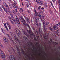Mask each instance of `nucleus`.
<instances>
[{
    "label": "nucleus",
    "mask_w": 60,
    "mask_h": 60,
    "mask_svg": "<svg viewBox=\"0 0 60 60\" xmlns=\"http://www.w3.org/2000/svg\"><path fill=\"white\" fill-rule=\"evenodd\" d=\"M3 4H4V6L7 9V8H8V9H9V6L6 3L3 2Z\"/></svg>",
    "instance_id": "ddd939ff"
},
{
    "label": "nucleus",
    "mask_w": 60,
    "mask_h": 60,
    "mask_svg": "<svg viewBox=\"0 0 60 60\" xmlns=\"http://www.w3.org/2000/svg\"><path fill=\"white\" fill-rule=\"evenodd\" d=\"M3 40L4 41V43H8V39L6 38H3Z\"/></svg>",
    "instance_id": "39448f33"
},
{
    "label": "nucleus",
    "mask_w": 60,
    "mask_h": 60,
    "mask_svg": "<svg viewBox=\"0 0 60 60\" xmlns=\"http://www.w3.org/2000/svg\"><path fill=\"white\" fill-rule=\"evenodd\" d=\"M4 26L5 27H7V26H6V23H4Z\"/></svg>",
    "instance_id": "72a5a7b5"
},
{
    "label": "nucleus",
    "mask_w": 60,
    "mask_h": 60,
    "mask_svg": "<svg viewBox=\"0 0 60 60\" xmlns=\"http://www.w3.org/2000/svg\"><path fill=\"white\" fill-rule=\"evenodd\" d=\"M11 41H12V42H13V41L12 40V38H11V37H9L8 38Z\"/></svg>",
    "instance_id": "412c9836"
},
{
    "label": "nucleus",
    "mask_w": 60,
    "mask_h": 60,
    "mask_svg": "<svg viewBox=\"0 0 60 60\" xmlns=\"http://www.w3.org/2000/svg\"><path fill=\"white\" fill-rule=\"evenodd\" d=\"M27 44L28 45H27V48H28V49H30V45H31L32 46H33V43L32 42H30L27 43Z\"/></svg>",
    "instance_id": "423d86ee"
},
{
    "label": "nucleus",
    "mask_w": 60,
    "mask_h": 60,
    "mask_svg": "<svg viewBox=\"0 0 60 60\" xmlns=\"http://www.w3.org/2000/svg\"><path fill=\"white\" fill-rule=\"evenodd\" d=\"M49 30H51V31H53V29L51 27H49Z\"/></svg>",
    "instance_id": "b1692460"
},
{
    "label": "nucleus",
    "mask_w": 60,
    "mask_h": 60,
    "mask_svg": "<svg viewBox=\"0 0 60 60\" xmlns=\"http://www.w3.org/2000/svg\"><path fill=\"white\" fill-rule=\"evenodd\" d=\"M2 2V0H0V3H1Z\"/></svg>",
    "instance_id": "69168bd1"
},
{
    "label": "nucleus",
    "mask_w": 60,
    "mask_h": 60,
    "mask_svg": "<svg viewBox=\"0 0 60 60\" xmlns=\"http://www.w3.org/2000/svg\"><path fill=\"white\" fill-rule=\"evenodd\" d=\"M0 56L2 57L3 60H4L5 59V56L3 52L2 51L1 49H0Z\"/></svg>",
    "instance_id": "7ed1b4c3"
},
{
    "label": "nucleus",
    "mask_w": 60,
    "mask_h": 60,
    "mask_svg": "<svg viewBox=\"0 0 60 60\" xmlns=\"http://www.w3.org/2000/svg\"><path fill=\"white\" fill-rule=\"evenodd\" d=\"M41 6H39V7L38 8L39 10H40V9H41Z\"/></svg>",
    "instance_id": "49530a36"
},
{
    "label": "nucleus",
    "mask_w": 60,
    "mask_h": 60,
    "mask_svg": "<svg viewBox=\"0 0 60 60\" xmlns=\"http://www.w3.org/2000/svg\"><path fill=\"white\" fill-rule=\"evenodd\" d=\"M12 6H10V8H11V9H12V7H11Z\"/></svg>",
    "instance_id": "774afa93"
},
{
    "label": "nucleus",
    "mask_w": 60,
    "mask_h": 60,
    "mask_svg": "<svg viewBox=\"0 0 60 60\" xmlns=\"http://www.w3.org/2000/svg\"><path fill=\"white\" fill-rule=\"evenodd\" d=\"M18 34H20V32H18Z\"/></svg>",
    "instance_id": "0e129e2a"
},
{
    "label": "nucleus",
    "mask_w": 60,
    "mask_h": 60,
    "mask_svg": "<svg viewBox=\"0 0 60 60\" xmlns=\"http://www.w3.org/2000/svg\"><path fill=\"white\" fill-rule=\"evenodd\" d=\"M26 21L27 23H30V22H29V19L28 18H26Z\"/></svg>",
    "instance_id": "6ab92c4d"
},
{
    "label": "nucleus",
    "mask_w": 60,
    "mask_h": 60,
    "mask_svg": "<svg viewBox=\"0 0 60 60\" xmlns=\"http://www.w3.org/2000/svg\"><path fill=\"white\" fill-rule=\"evenodd\" d=\"M22 30L23 32V34H24L25 35H27V34L26 33V31H25V30L23 29H22Z\"/></svg>",
    "instance_id": "f3484780"
},
{
    "label": "nucleus",
    "mask_w": 60,
    "mask_h": 60,
    "mask_svg": "<svg viewBox=\"0 0 60 60\" xmlns=\"http://www.w3.org/2000/svg\"><path fill=\"white\" fill-rule=\"evenodd\" d=\"M21 51L22 52H24V50L23 49H22Z\"/></svg>",
    "instance_id": "5fc2aeb1"
},
{
    "label": "nucleus",
    "mask_w": 60,
    "mask_h": 60,
    "mask_svg": "<svg viewBox=\"0 0 60 60\" xmlns=\"http://www.w3.org/2000/svg\"><path fill=\"white\" fill-rule=\"evenodd\" d=\"M33 46H32V47H33V48H34V45H33Z\"/></svg>",
    "instance_id": "338daca9"
},
{
    "label": "nucleus",
    "mask_w": 60,
    "mask_h": 60,
    "mask_svg": "<svg viewBox=\"0 0 60 60\" xmlns=\"http://www.w3.org/2000/svg\"><path fill=\"white\" fill-rule=\"evenodd\" d=\"M24 48H26V46H24Z\"/></svg>",
    "instance_id": "e2e57ef3"
},
{
    "label": "nucleus",
    "mask_w": 60,
    "mask_h": 60,
    "mask_svg": "<svg viewBox=\"0 0 60 60\" xmlns=\"http://www.w3.org/2000/svg\"><path fill=\"white\" fill-rule=\"evenodd\" d=\"M36 15L37 16H39V15H38V13H35L34 14V16L35 17L36 16Z\"/></svg>",
    "instance_id": "5701e85b"
},
{
    "label": "nucleus",
    "mask_w": 60,
    "mask_h": 60,
    "mask_svg": "<svg viewBox=\"0 0 60 60\" xmlns=\"http://www.w3.org/2000/svg\"><path fill=\"white\" fill-rule=\"evenodd\" d=\"M50 3L52 5V7H54V6H53V3H52V2L51 1L50 2Z\"/></svg>",
    "instance_id": "7c9ffc66"
},
{
    "label": "nucleus",
    "mask_w": 60,
    "mask_h": 60,
    "mask_svg": "<svg viewBox=\"0 0 60 60\" xmlns=\"http://www.w3.org/2000/svg\"><path fill=\"white\" fill-rule=\"evenodd\" d=\"M33 30H34V31H35V28H33Z\"/></svg>",
    "instance_id": "bf43d9fd"
},
{
    "label": "nucleus",
    "mask_w": 60,
    "mask_h": 60,
    "mask_svg": "<svg viewBox=\"0 0 60 60\" xmlns=\"http://www.w3.org/2000/svg\"><path fill=\"white\" fill-rule=\"evenodd\" d=\"M5 28L7 31H9V30H8V29L7 28V27H5Z\"/></svg>",
    "instance_id": "e433bc0d"
},
{
    "label": "nucleus",
    "mask_w": 60,
    "mask_h": 60,
    "mask_svg": "<svg viewBox=\"0 0 60 60\" xmlns=\"http://www.w3.org/2000/svg\"><path fill=\"white\" fill-rule=\"evenodd\" d=\"M7 24L8 27H9V29H11V25L9 23V22H7Z\"/></svg>",
    "instance_id": "4468645a"
},
{
    "label": "nucleus",
    "mask_w": 60,
    "mask_h": 60,
    "mask_svg": "<svg viewBox=\"0 0 60 60\" xmlns=\"http://www.w3.org/2000/svg\"><path fill=\"white\" fill-rule=\"evenodd\" d=\"M55 44L56 45H58V43H56Z\"/></svg>",
    "instance_id": "3c124183"
},
{
    "label": "nucleus",
    "mask_w": 60,
    "mask_h": 60,
    "mask_svg": "<svg viewBox=\"0 0 60 60\" xmlns=\"http://www.w3.org/2000/svg\"><path fill=\"white\" fill-rule=\"evenodd\" d=\"M43 24L44 26H45L46 25V24L44 22H43Z\"/></svg>",
    "instance_id": "79ce46f5"
},
{
    "label": "nucleus",
    "mask_w": 60,
    "mask_h": 60,
    "mask_svg": "<svg viewBox=\"0 0 60 60\" xmlns=\"http://www.w3.org/2000/svg\"><path fill=\"white\" fill-rule=\"evenodd\" d=\"M16 48L17 49H18V46H17V45H16Z\"/></svg>",
    "instance_id": "c03bdc74"
},
{
    "label": "nucleus",
    "mask_w": 60,
    "mask_h": 60,
    "mask_svg": "<svg viewBox=\"0 0 60 60\" xmlns=\"http://www.w3.org/2000/svg\"><path fill=\"white\" fill-rule=\"evenodd\" d=\"M16 35H14V36L15 38V39L16 41H19V43H21V42H20V41H19V39H18V37H15Z\"/></svg>",
    "instance_id": "9b49d317"
},
{
    "label": "nucleus",
    "mask_w": 60,
    "mask_h": 60,
    "mask_svg": "<svg viewBox=\"0 0 60 60\" xmlns=\"http://www.w3.org/2000/svg\"><path fill=\"white\" fill-rule=\"evenodd\" d=\"M3 47V45L1 43H0V47Z\"/></svg>",
    "instance_id": "f704fd0d"
},
{
    "label": "nucleus",
    "mask_w": 60,
    "mask_h": 60,
    "mask_svg": "<svg viewBox=\"0 0 60 60\" xmlns=\"http://www.w3.org/2000/svg\"><path fill=\"white\" fill-rule=\"evenodd\" d=\"M34 12H35V13H36V10L35 9H34Z\"/></svg>",
    "instance_id": "a19ab883"
},
{
    "label": "nucleus",
    "mask_w": 60,
    "mask_h": 60,
    "mask_svg": "<svg viewBox=\"0 0 60 60\" xmlns=\"http://www.w3.org/2000/svg\"><path fill=\"white\" fill-rule=\"evenodd\" d=\"M9 58L11 60H15V57L13 55H11L9 57Z\"/></svg>",
    "instance_id": "6e6552de"
},
{
    "label": "nucleus",
    "mask_w": 60,
    "mask_h": 60,
    "mask_svg": "<svg viewBox=\"0 0 60 60\" xmlns=\"http://www.w3.org/2000/svg\"><path fill=\"white\" fill-rule=\"evenodd\" d=\"M55 0H54L53 1V2L54 3H55Z\"/></svg>",
    "instance_id": "4d7b16f0"
},
{
    "label": "nucleus",
    "mask_w": 60,
    "mask_h": 60,
    "mask_svg": "<svg viewBox=\"0 0 60 60\" xmlns=\"http://www.w3.org/2000/svg\"><path fill=\"white\" fill-rule=\"evenodd\" d=\"M56 35H58V36H59V34L58 33L56 34Z\"/></svg>",
    "instance_id": "864d4df0"
},
{
    "label": "nucleus",
    "mask_w": 60,
    "mask_h": 60,
    "mask_svg": "<svg viewBox=\"0 0 60 60\" xmlns=\"http://www.w3.org/2000/svg\"><path fill=\"white\" fill-rule=\"evenodd\" d=\"M39 25L40 26H41V23H39Z\"/></svg>",
    "instance_id": "de8ad7c7"
},
{
    "label": "nucleus",
    "mask_w": 60,
    "mask_h": 60,
    "mask_svg": "<svg viewBox=\"0 0 60 60\" xmlns=\"http://www.w3.org/2000/svg\"><path fill=\"white\" fill-rule=\"evenodd\" d=\"M7 36H8V38H9V37H10V36L9 35V34H6Z\"/></svg>",
    "instance_id": "473e14b6"
},
{
    "label": "nucleus",
    "mask_w": 60,
    "mask_h": 60,
    "mask_svg": "<svg viewBox=\"0 0 60 60\" xmlns=\"http://www.w3.org/2000/svg\"><path fill=\"white\" fill-rule=\"evenodd\" d=\"M37 44H38V43H37V42H36V45H37V46H38V45Z\"/></svg>",
    "instance_id": "052dcab7"
},
{
    "label": "nucleus",
    "mask_w": 60,
    "mask_h": 60,
    "mask_svg": "<svg viewBox=\"0 0 60 60\" xmlns=\"http://www.w3.org/2000/svg\"><path fill=\"white\" fill-rule=\"evenodd\" d=\"M41 9L42 10H43L44 9V8L43 7L41 8Z\"/></svg>",
    "instance_id": "6e6d98bb"
},
{
    "label": "nucleus",
    "mask_w": 60,
    "mask_h": 60,
    "mask_svg": "<svg viewBox=\"0 0 60 60\" xmlns=\"http://www.w3.org/2000/svg\"><path fill=\"white\" fill-rule=\"evenodd\" d=\"M15 30L16 33H18V30L17 29H15Z\"/></svg>",
    "instance_id": "58836bf2"
},
{
    "label": "nucleus",
    "mask_w": 60,
    "mask_h": 60,
    "mask_svg": "<svg viewBox=\"0 0 60 60\" xmlns=\"http://www.w3.org/2000/svg\"><path fill=\"white\" fill-rule=\"evenodd\" d=\"M27 7H29V5L28 4H27Z\"/></svg>",
    "instance_id": "8fccbe9b"
},
{
    "label": "nucleus",
    "mask_w": 60,
    "mask_h": 60,
    "mask_svg": "<svg viewBox=\"0 0 60 60\" xmlns=\"http://www.w3.org/2000/svg\"><path fill=\"white\" fill-rule=\"evenodd\" d=\"M12 6L14 8H17V7L14 4L12 5Z\"/></svg>",
    "instance_id": "c85d7f7f"
},
{
    "label": "nucleus",
    "mask_w": 60,
    "mask_h": 60,
    "mask_svg": "<svg viewBox=\"0 0 60 60\" xmlns=\"http://www.w3.org/2000/svg\"><path fill=\"white\" fill-rule=\"evenodd\" d=\"M19 19L22 22L23 24L25 26V25L26 26H27L29 28V30L28 31L27 30V31L30 34L31 36H33V35H34V33H33L32 32V31L31 30V29L30 28V26L28 25V24H26V22L25 21V20L23 19V18L22 17V16H21V17H19Z\"/></svg>",
    "instance_id": "f257e3e1"
},
{
    "label": "nucleus",
    "mask_w": 60,
    "mask_h": 60,
    "mask_svg": "<svg viewBox=\"0 0 60 60\" xmlns=\"http://www.w3.org/2000/svg\"><path fill=\"white\" fill-rule=\"evenodd\" d=\"M13 12L14 13V14H16L17 12H18L17 13L18 14H19V11L17 10V9H14V10L13 11Z\"/></svg>",
    "instance_id": "9d476101"
},
{
    "label": "nucleus",
    "mask_w": 60,
    "mask_h": 60,
    "mask_svg": "<svg viewBox=\"0 0 60 60\" xmlns=\"http://www.w3.org/2000/svg\"><path fill=\"white\" fill-rule=\"evenodd\" d=\"M39 21V17L36 18L35 19V21L36 22H37Z\"/></svg>",
    "instance_id": "aec40b11"
},
{
    "label": "nucleus",
    "mask_w": 60,
    "mask_h": 60,
    "mask_svg": "<svg viewBox=\"0 0 60 60\" xmlns=\"http://www.w3.org/2000/svg\"><path fill=\"white\" fill-rule=\"evenodd\" d=\"M18 24L19 26H20V23H19V22L18 23Z\"/></svg>",
    "instance_id": "a18cd8bd"
},
{
    "label": "nucleus",
    "mask_w": 60,
    "mask_h": 60,
    "mask_svg": "<svg viewBox=\"0 0 60 60\" xmlns=\"http://www.w3.org/2000/svg\"><path fill=\"white\" fill-rule=\"evenodd\" d=\"M5 12L7 13V14H10V16H12V14L11 12V11H10L9 9H8Z\"/></svg>",
    "instance_id": "20e7f679"
},
{
    "label": "nucleus",
    "mask_w": 60,
    "mask_h": 60,
    "mask_svg": "<svg viewBox=\"0 0 60 60\" xmlns=\"http://www.w3.org/2000/svg\"><path fill=\"white\" fill-rule=\"evenodd\" d=\"M58 25H60V22L58 23Z\"/></svg>",
    "instance_id": "13d9d810"
},
{
    "label": "nucleus",
    "mask_w": 60,
    "mask_h": 60,
    "mask_svg": "<svg viewBox=\"0 0 60 60\" xmlns=\"http://www.w3.org/2000/svg\"><path fill=\"white\" fill-rule=\"evenodd\" d=\"M53 28L54 29H55L56 30L58 29V27L56 25L54 26Z\"/></svg>",
    "instance_id": "dca6fc26"
},
{
    "label": "nucleus",
    "mask_w": 60,
    "mask_h": 60,
    "mask_svg": "<svg viewBox=\"0 0 60 60\" xmlns=\"http://www.w3.org/2000/svg\"><path fill=\"white\" fill-rule=\"evenodd\" d=\"M36 25H37V26H38V23L37 22H36Z\"/></svg>",
    "instance_id": "4c0bfd02"
},
{
    "label": "nucleus",
    "mask_w": 60,
    "mask_h": 60,
    "mask_svg": "<svg viewBox=\"0 0 60 60\" xmlns=\"http://www.w3.org/2000/svg\"><path fill=\"white\" fill-rule=\"evenodd\" d=\"M16 17L17 18H16V19H18L19 18H18V16H16Z\"/></svg>",
    "instance_id": "680f3d73"
},
{
    "label": "nucleus",
    "mask_w": 60,
    "mask_h": 60,
    "mask_svg": "<svg viewBox=\"0 0 60 60\" xmlns=\"http://www.w3.org/2000/svg\"><path fill=\"white\" fill-rule=\"evenodd\" d=\"M23 38L24 39L26 40V41L28 40V39H27V38L26 37H24Z\"/></svg>",
    "instance_id": "c756f323"
},
{
    "label": "nucleus",
    "mask_w": 60,
    "mask_h": 60,
    "mask_svg": "<svg viewBox=\"0 0 60 60\" xmlns=\"http://www.w3.org/2000/svg\"><path fill=\"white\" fill-rule=\"evenodd\" d=\"M38 16L41 18H44V16L43 15V14H42V15H38Z\"/></svg>",
    "instance_id": "a211bd4d"
},
{
    "label": "nucleus",
    "mask_w": 60,
    "mask_h": 60,
    "mask_svg": "<svg viewBox=\"0 0 60 60\" xmlns=\"http://www.w3.org/2000/svg\"><path fill=\"white\" fill-rule=\"evenodd\" d=\"M50 41H51V42H52V39H50Z\"/></svg>",
    "instance_id": "09e8293b"
},
{
    "label": "nucleus",
    "mask_w": 60,
    "mask_h": 60,
    "mask_svg": "<svg viewBox=\"0 0 60 60\" xmlns=\"http://www.w3.org/2000/svg\"><path fill=\"white\" fill-rule=\"evenodd\" d=\"M1 29L2 30V32L4 34L5 33V31H4V29H3V28H2Z\"/></svg>",
    "instance_id": "4be33fe9"
},
{
    "label": "nucleus",
    "mask_w": 60,
    "mask_h": 60,
    "mask_svg": "<svg viewBox=\"0 0 60 60\" xmlns=\"http://www.w3.org/2000/svg\"><path fill=\"white\" fill-rule=\"evenodd\" d=\"M37 3L38 4H39L40 5H41L43 4V2L41 1L40 0L38 1Z\"/></svg>",
    "instance_id": "1a4fd4ad"
},
{
    "label": "nucleus",
    "mask_w": 60,
    "mask_h": 60,
    "mask_svg": "<svg viewBox=\"0 0 60 60\" xmlns=\"http://www.w3.org/2000/svg\"><path fill=\"white\" fill-rule=\"evenodd\" d=\"M1 6L2 7V8L3 9L4 11L5 12V11H6L7 10V9H6V8H5V7H4V6L3 5H2Z\"/></svg>",
    "instance_id": "2eb2a0df"
},
{
    "label": "nucleus",
    "mask_w": 60,
    "mask_h": 60,
    "mask_svg": "<svg viewBox=\"0 0 60 60\" xmlns=\"http://www.w3.org/2000/svg\"><path fill=\"white\" fill-rule=\"evenodd\" d=\"M49 22L48 21H46L45 22V24L46 26L48 25V24H49Z\"/></svg>",
    "instance_id": "a878e982"
},
{
    "label": "nucleus",
    "mask_w": 60,
    "mask_h": 60,
    "mask_svg": "<svg viewBox=\"0 0 60 60\" xmlns=\"http://www.w3.org/2000/svg\"><path fill=\"white\" fill-rule=\"evenodd\" d=\"M20 10H21V11H23V9L22 8H20Z\"/></svg>",
    "instance_id": "37998d69"
},
{
    "label": "nucleus",
    "mask_w": 60,
    "mask_h": 60,
    "mask_svg": "<svg viewBox=\"0 0 60 60\" xmlns=\"http://www.w3.org/2000/svg\"><path fill=\"white\" fill-rule=\"evenodd\" d=\"M59 31V29L58 30H56V31L55 32V33H58V32Z\"/></svg>",
    "instance_id": "2f4dec72"
},
{
    "label": "nucleus",
    "mask_w": 60,
    "mask_h": 60,
    "mask_svg": "<svg viewBox=\"0 0 60 60\" xmlns=\"http://www.w3.org/2000/svg\"><path fill=\"white\" fill-rule=\"evenodd\" d=\"M11 17L12 18H11V17L10 16H9L8 17V18L11 21H12V20H13V19H14V17H13V16H11Z\"/></svg>",
    "instance_id": "f8f14e48"
},
{
    "label": "nucleus",
    "mask_w": 60,
    "mask_h": 60,
    "mask_svg": "<svg viewBox=\"0 0 60 60\" xmlns=\"http://www.w3.org/2000/svg\"><path fill=\"white\" fill-rule=\"evenodd\" d=\"M0 11H2V12H4V11H3V9L1 8V7H0Z\"/></svg>",
    "instance_id": "bb28decb"
},
{
    "label": "nucleus",
    "mask_w": 60,
    "mask_h": 60,
    "mask_svg": "<svg viewBox=\"0 0 60 60\" xmlns=\"http://www.w3.org/2000/svg\"><path fill=\"white\" fill-rule=\"evenodd\" d=\"M11 22L12 24H14V23L13 22V21H11Z\"/></svg>",
    "instance_id": "ea45409f"
},
{
    "label": "nucleus",
    "mask_w": 60,
    "mask_h": 60,
    "mask_svg": "<svg viewBox=\"0 0 60 60\" xmlns=\"http://www.w3.org/2000/svg\"><path fill=\"white\" fill-rule=\"evenodd\" d=\"M41 21L43 22L44 21V18H41Z\"/></svg>",
    "instance_id": "393cba45"
},
{
    "label": "nucleus",
    "mask_w": 60,
    "mask_h": 60,
    "mask_svg": "<svg viewBox=\"0 0 60 60\" xmlns=\"http://www.w3.org/2000/svg\"><path fill=\"white\" fill-rule=\"evenodd\" d=\"M13 21L15 24H17V23H18L19 22V20L18 19H15V20L13 19Z\"/></svg>",
    "instance_id": "0eeeda50"
},
{
    "label": "nucleus",
    "mask_w": 60,
    "mask_h": 60,
    "mask_svg": "<svg viewBox=\"0 0 60 60\" xmlns=\"http://www.w3.org/2000/svg\"><path fill=\"white\" fill-rule=\"evenodd\" d=\"M34 39V40L36 41H37V39H36V38H35Z\"/></svg>",
    "instance_id": "603ef678"
},
{
    "label": "nucleus",
    "mask_w": 60,
    "mask_h": 60,
    "mask_svg": "<svg viewBox=\"0 0 60 60\" xmlns=\"http://www.w3.org/2000/svg\"><path fill=\"white\" fill-rule=\"evenodd\" d=\"M38 32L39 34H40V35L41 36V37H42V35L41 34H42L43 35V37L44 38V39H46V40H48V38H47L48 37V33H46L45 34V35L46 36H45L43 34V33L42 32V31H41V28H39V30L38 31Z\"/></svg>",
    "instance_id": "f03ea898"
},
{
    "label": "nucleus",
    "mask_w": 60,
    "mask_h": 60,
    "mask_svg": "<svg viewBox=\"0 0 60 60\" xmlns=\"http://www.w3.org/2000/svg\"><path fill=\"white\" fill-rule=\"evenodd\" d=\"M10 50L11 51H13L14 50H13V49L12 48H11V49H10Z\"/></svg>",
    "instance_id": "c9c22d12"
},
{
    "label": "nucleus",
    "mask_w": 60,
    "mask_h": 60,
    "mask_svg": "<svg viewBox=\"0 0 60 60\" xmlns=\"http://www.w3.org/2000/svg\"><path fill=\"white\" fill-rule=\"evenodd\" d=\"M47 29V28L45 26H44V32H46V29Z\"/></svg>",
    "instance_id": "cd10ccee"
}]
</instances>
